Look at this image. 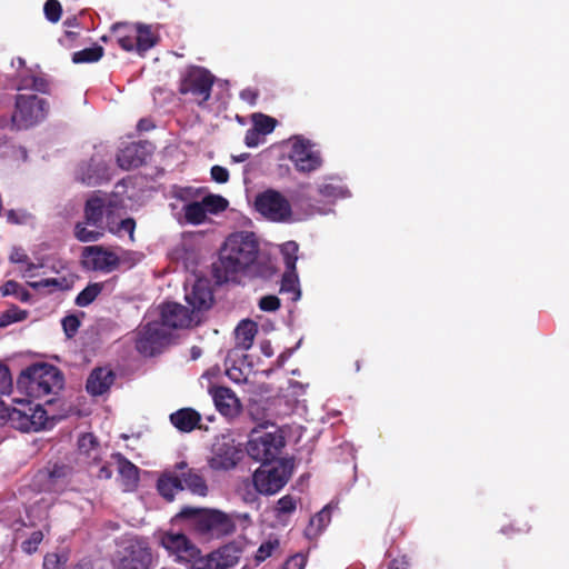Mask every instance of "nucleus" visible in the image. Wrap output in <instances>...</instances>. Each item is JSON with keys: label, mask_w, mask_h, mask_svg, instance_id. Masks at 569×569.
Returning a JSON list of instances; mask_svg holds the SVG:
<instances>
[{"label": "nucleus", "mask_w": 569, "mask_h": 569, "mask_svg": "<svg viewBox=\"0 0 569 569\" xmlns=\"http://www.w3.org/2000/svg\"><path fill=\"white\" fill-rule=\"evenodd\" d=\"M171 529L159 537V545L179 565H189L201 553L199 547L186 535L190 532L206 539H219L236 531V522L218 509L184 506L170 520Z\"/></svg>", "instance_id": "obj_1"}, {"label": "nucleus", "mask_w": 569, "mask_h": 569, "mask_svg": "<svg viewBox=\"0 0 569 569\" xmlns=\"http://www.w3.org/2000/svg\"><path fill=\"white\" fill-rule=\"evenodd\" d=\"M260 244L250 231L229 234L219 250V258L212 263V277L218 284L236 281L238 276L258 259Z\"/></svg>", "instance_id": "obj_2"}, {"label": "nucleus", "mask_w": 569, "mask_h": 569, "mask_svg": "<svg viewBox=\"0 0 569 569\" xmlns=\"http://www.w3.org/2000/svg\"><path fill=\"white\" fill-rule=\"evenodd\" d=\"M63 375L49 363H33L22 370L17 379L21 393L34 399L56 395L63 388Z\"/></svg>", "instance_id": "obj_3"}, {"label": "nucleus", "mask_w": 569, "mask_h": 569, "mask_svg": "<svg viewBox=\"0 0 569 569\" xmlns=\"http://www.w3.org/2000/svg\"><path fill=\"white\" fill-rule=\"evenodd\" d=\"M216 77L206 68L189 67L181 76L178 91L182 96H190L199 107H203L210 99Z\"/></svg>", "instance_id": "obj_4"}, {"label": "nucleus", "mask_w": 569, "mask_h": 569, "mask_svg": "<svg viewBox=\"0 0 569 569\" xmlns=\"http://www.w3.org/2000/svg\"><path fill=\"white\" fill-rule=\"evenodd\" d=\"M286 446L284 436L280 430L260 432L253 430L247 443L248 455L263 466L274 461Z\"/></svg>", "instance_id": "obj_5"}, {"label": "nucleus", "mask_w": 569, "mask_h": 569, "mask_svg": "<svg viewBox=\"0 0 569 569\" xmlns=\"http://www.w3.org/2000/svg\"><path fill=\"white\" fill-rule=\"evenodd\" d=\"M12 123L17 129H28L46 119L49 103L36 94H18Z\"/></svg>", "instance_id": "obj_6"}, {"label": "nucleus", "mask_w": 569, "mask_h": 569, "mask_svg": "<svg viewBox=\"0 0 569 569\" xmlns=\"http://www.w3.org/2000/svg\"><path fill=\"white\" fill-rule=\"evenodd\" d=\"M18 406L11 412L9 427L21 432H38L46 428L49 421L46 409L33 405L30 400H16Z\"/></svg>", "instance_id": "obj_7"}, {"label": "nucleus", "mask_w": 569, "mask_h": 569, "mask_svg": "<svg viewBox=\"0 0 569 569\" xmlns=\"http://www.w3.org/2000/svg\"><path fill=\"white\" fill-rule=\"evenodd\" d=\"M256 209L263 217L273 222H289L292 209L289 200L279 191L269 189L257 196Z\"/></svg>", "instance_id": "obj_8"}, {"label": "nucleus", "mask_w": 569, "mask_h": 569, "mask_svg": "<svg viewBox=\"0 0 569 569\" xmlns=\"http://www.w3.org/2000/svg\"><path fill=\"white\" fill-rule=\"evenodd\" d=\"M71 475V466L63 462H48L37 472L34 482L40 491L57 492L68 485Z\"/></svg>", "instance_id": "obj_9"}, {"label": "nucleus", "mask_w": 569, "mask_h": 569, "mask_svg": "<svg viewBox=\"0 0 569 569\" xmlns=\"http://www.w3.org/2000/svg\"><path fill=\"white\" fill-rule=\"evenodd\" d=\"M289 159L293 162L296 169L302 173L316 171L322 164L320 152L313 150L310 140L301 137H296L292 140Z\"/></svg>", "instance_id": "obj_10"}, {"label": "nucleus", "mask_w": 569, "mask_h": 569, "mask_svg": "<svg viewBox=\"0 0 569 569\" xmlns=\"http://www.w3.org/2000/svg\"><path fill=\"white\" fill-rule=\"evenodd\" d=\"M290 473L287 472L286 466H279L263 469H257L252 476V483L256 492L261 495H274L281 490L288 482Z\"/></svg>", "instance_id": "obj_11"}, {"label": "nucleus", "mask_w": 569, "mask_h": 569, "mask_svg": "<svg viewBox=\"0 0 569 569\" xmlns=\"http://www.w3.org/2000/svg\"><path fill=\"white\" fill-rule=\"evenodd\" d=\"M119 204L117 199L110 197H90L84 204L86 223L96 229H102L103 217L106 216L108 224Z\"/></svg>", "instance_id": "obj_12"}, {"label": "nucleus", "mask_w": 569, "mask_h": 569, "mask_svg": "<svg viewBox=\"0 0 569 569\" xmlns=\"http://www.w3.org/2000/svg\"><path fill=\"white\" fill-rule=\"evenodd\" d=\"M82 263L87 269L108 273L119 267L120 259L113 251L96 244L83 248Z\"/></svg>", "instance_id": "obj_13"}, {"label": "nucleus", "mask_w": 569, "mask_h": 569, "mask_svg": "<svg viewBox=\"0 0 569 569\" xmlns=\"http://www.w3.org/2000/svg\"><path fill=\"white\" fill-rule=\"evenodd\" d=\"M169 333L159 322L148 323L139 333L136 342V349L143 356H154L160 352L162 346L168 339Z\"/></svg>", "instance_id": "obj_14"}, {"label": "nucleus", "mask_w": 569, "mask_h": 569, "mask_svg": "<svg viewBox=\"0 0 569 569\" xmlns=\"http://www.w3.org/2000/svg\"><path fill=\"white\" fill-rule=\"evenodd\" d=\"M240 451L232 440L223 437L217 440L212 446V456L209 459V466L213 470H229L236 467L239 460Z\"/></svg>", "instance_id": "obj_15"}, {"label": "nucleus", "mask_w": 569, "mask_h": 569, "mask_svg": "<svg viewBox=\"0 0 569 569\" xmlns=\"http://www.w3.org/2000/svg\"><path fill=\"white\" fill-rule=\"evenodd\" d=\"M152 552L143 541H133L126 548V555L120 559L119 569H150Z\"/></svg>", "instance_id": "obj_16"}, {"label": "nucleus", "mask_w": 569, "mask_h": 569, "mask_svg": "<svg viewBox=\"0 0 569 569\" xmlns=\"http://www.w3.org/2000/svg\"><path fill=\"white\" fill-rule=\"evenodd\" d=\"M150 143L131 142L120 149L117 154V163L123 170H131L141 167L150 156Z\"/></svg>", "instance_id": "obj_17"}, {"label": "nucleus", "mask_w": 569, "mask_h": 569, "mask_svg": "<svg viewBox=\"0 0 569 569\" xmlns=\"http://www.w3.org/2000/svg\"><path fill=\"white\" fill-rule=\"evenodd\" d=\"M76 179L86 186H97L108 179V166L97 157L80 163L76 171Z\"/></svg>", "instance_id": "obj_18"}, {"label": "nucleus", "mask_w": 569, "mask_h": 569, "mask_svg": "<svg viewBox=\"0 0 569 569\" xmlns=\"http://www.w3.org/2000/svg\"><path fill=\"white\" fill-rule=\"evenodd\" d=\"M209 393L216 409L224 417H236L241 410V403L236 393L228 387L211 386Z\"/></svg>", "instance_id": "obj_19"}, {"label": "nucleus", "mask_w": 569, "mask_h": 569, "mask_svg": "<svg viewBox=\"0 0 569 569\" xmlns=\"http://www.w3.org/2000/svg\"><path fill=\"white\" fill-rule=\"evenodd\" d=\"M186 301L196 311L210 309L214 298L208 280L197 279L191 290L187 291Z\"/></svg>", "instance_id": "obj_20"}, {"label": "nucleus", "mask_w": 569, "mask_h": 569, "mask_svg": "<svg viewBox=\"0 0 569 569\" xmlns=\"http://www.w3.org/2000/svg\"><path fill=\"white\" fill-rule=\"evenodd\" d=\"M116 380V373L108 367L94 368L86 382V390L93 397L102 396L113 385Z\"/></svg>", "instance_id": "obj_21"}, {"label": "nucleus", "mask_w": 569, "mask_h": 569, "mask_svg": "<svg viewBox=\"0 0 569 569\" xmlns=\"http://www.w3.org/2000/svg\"><path fill=\"white\" fill-rule=\"evenodd\" d=\"M189 309L176 302L166 303L161 309V325L164 328L179 329L190 325Z\"/></svg>", "instance_id": "obj_22"}, {"label": "nucleus", "mask_w": 569, "mask_h": 569, "mask_svg": "<svg viewBox=\"0 0 569 569\" xmlns=\"http://www.w3.org/2000/svg\"><path fill=\"white\" fill-rule=\"evenodd\" d=\"M111 458L116 461L118 473L126 490L132 491L138 487L140 480V470L121 452H114Z\"/></svg>", "instance_id": "obj_23"}, {"label": "nucleus", "mask_w": 569, "mask_h": 569, "mask_svg": "<svg viewBox=\"0 0 569 569\" xmlns=\"http://www.w3.org/2000/svg\"><path fill=\"white\" fill-rule=\"evenodd\" d=\"M176 470L180 471V478L183 489H189L192 493L206 496L208 486L201 472L197 469L189 468L187 462L181 461L176 465Z\"/></svg>", "instance_id": "obj_24"}, {"label": "nucleus", "mask_w": 569, "mask_h": 569, "mask_svg": "<svg viewBox=\"0 0 569 569\" xmlns=\"http://www.w3.org/2000/svg\"><path fill=\"white\" fill-rule=\"evenodd\" d=\"M169 419L180 432L188 433L199 427L201 415L196 409L187 407L172 412Z\"/></svg>", "instance_id": "obj_25"}, {"label": "nucleus", "mask_w": 569, "mask_h": 569, "mask_svg": "<svg viewBox=\"0 0 569 569\" xmlns=\"http://www.w3.org/2000/svg\"><path fill=\"white\" fill-rule=\"evenodd\" d=\"M160 41V36L152 27L144 23H136V51L143 56Z\"/></svg>", "instance_id": "obj_26"}, {"label": "nucleus", "mask_w": 569, "mask_h": 569, "mask_svg": "<svg viewBox=\"0 0 569 569\" xmlns=\"http://www.w3.org/2000/svg\"><path fill=\"white\" fill-rule=\"evenodd\" d=\"M157 490L167 501H172L177 492L183 490L181 478L174 472H163L157 481Z\"/></svg>", "instance_id": "obj_27"}, {"label": "nucleus", "mask_w": 569, "mask_h": 569, "mask_svg": "<svg viewBox=\"0 0 569 569\" xmlns=\"http://www.w3.org/2000/svg\"><path fill=\"white\" fill-rule=\"evenodd\" d=\"M111 31L123 50H136V23L117 22L111 27Z\"/></svg>", "instance_id": "obj_28"}, {"label": "nucleus", "mask_w": 569, "mask_h": 569, "mask_svg": "<svg viewBox=\"0 0 569 569\" xmlns=\"http://www.w3.org/2000/svg\"><path fill=\"white\" fill-rule=\"evenodd\" d=\"M257 332L258 326L254 321L250 319L241 320L234 330L236 346L242 350L250 349Z\"/></svg>", "instance_id": "obj_29"}, {"label": "nucleus", "mask_w": 569, "mask_h": 569, "mask_svg": "<svg viewBox=\"0 0 569 569\" xmlns=\"http://www.w3.org/2000/svg\"><path fill=\"white\" fill-rule=\"evenodd\" d=\"M226 553V550L212 551L206 556L194 557L193 561L189 562L190 569H227L228 563L221 561V555Z\"/></svg>", "instance_id": "obj_30"}, {"label": "nucleus", "mask_w": 569, "mask_h": 569, "mask_svg": "<svg viewBox=\"0 0 569 569\" xmlns=\"http://www.w3.org/2000/svg\"><path fill=\"white\" fill-rule=\"evenodd\" d=\"M28 284L34 290L49 289V292L57 290L67 291L73 286L72 277L47 278L39 281H30Z\"/></svg>", "instance_id": "obj_31"}, {"label": "nucleus", "mask_w": 569, "mask_h": 569, "mask_svg": "<svg viewBox=\"0 0 569 569\" xmlns=\"http://www.w3.org/2000/svg\"><path fill=\"white\" fill-rule=\"evenodd\" d=\"M17 89L19 91L32 90V91H37L40 93H49L50 92V83L43 77L27 76V77L21 78Z\"/></svg>", "instance_id": "obj_32"}, {"label": "nucleus", "mask_w": 569, "mask_h": 569, "mask_svg": "<svg viewBox=\"0 0 569 569\" xmlns=\"http://www.w3.org/2000/svg\"><path fill=\"white\" fill-rule=\"evenodd\" d=\"M78 448L81 455H86L93 461L99 460V442L92 433H83L78 440Z\"/></svg>", "instance_id": "obj_33"}, {"label": "nucleus", "mask_w": 569, "mask_h": 569, "mask_svg": "<svg viewBox=\"0 0 569 569\" xmlns=\"http://www.w3.org/2000/svg\"><path fill=\"white\" fill-rule=\"evenodd\" d=\"M104 53V49L99 44H93L72 53L73 63H92L99 61Z\"/></svg>", "instance_id": "obj_34"}, {"label": "nucleus", "mask_w": 569, "mask_h": 569, "mask_svg": "<svg viewBox=\"0 0 569 569\" xmlns=\"http://www.w3.org/2000/svg\"><path fill=\"white\" fill-rule=\"evenodd\" d=\"M183 212L187 222L196 226L202 223L207 218L206 209L202 201L187 203L183 207Z\"/></svg>", "instance_id": "obj_35"}, {"label": "nucleus", "mask_w": 569, "mask_h": 569, "mask_svg": "<svg viewBox=\"0 0 569 569\" xmlns=\"http://www.w3.org/2000/svg\"><path fill=\"white\" fill-rule=\"evenodd\" d=\"M102 283L94 282L89 283L79 295L76 297V305L78 307H88L91 305L102 291Z\"/></svg>", "instance_id": "obj_36"}, {"label": "nucleus", "mask_w": 569, "mask_h": 569, "mask_svg": "<svg viewBox=\"0 0 569 569\" xmlns=\"http://www.w3.org/2000/svg\"><path fill=\"white\" fill-rule=\"evenodd\" d=\"M109 232L121 236L122 232L129 234L130 240L134 241L136 220L133 218L122 219L120 222H116L112 217L107 226Z\"/></svg>", "instance_id": "obj_37"}, {"label": "nucleus", "mask_w": 569, "mask_h": 569, "mask_svg": "<svg viewBox=\"0 0 569 569\" xmlns=\"http://www.w3.org/2000/svg\"><path fill=\"white\" fill-rule=\"evenodd\" d=\"M2 296H14L21 302H29L31 293L14 280H8L1 287Z\"/></svg>", "instance_id": "obj_38"}, {"label": "nucleus", "mask_w": 569, "mask_h": 569, "mask_svg": "<svg viewBox=\"0 0 569 569\" xmlns=\"http://www.w3.org/2000/svg\"><path fill=\"white\" fill-rule=\"evenodd\" d=\"M28 318V311L12 305L9 309L0 313V328H6L14 322L23 321Z\"/></svg>", "instance_id": "obj_39"}, {"label": "nucleus", "mask_w": 569, "mask_h": 569, "mask_svg": "<svg viewBox=\"0 0 569 569\" xmlns=\"http://www.w3.org/2000/svg\"><path fill=\"white\" fill-rule=\"evenodd\" d=\"M276 126L277 120L270 116L263 113L252 114V127L263 136L271 133L274 130Z\"/></svg>", "instance_id": "obj_40"}, {"label": "nucleus", "mask_w": 569, "mask_h": 569, "mask_svg": "<svg viewBox=\"0 0 569 569\" xmlns=\"http://www.w3.org/2000/svg\"><path fill=\"white\" fill-rule=\"evenodd\" d=\"M299 246L296 241H287L281 247V253L283 256V262L287 270L296 271V263L298 260Z\"/></svg>", "instance_id": "obj_41"}, {"label": "nucleus", "mask_w": 569, "mask_h": 569, "mask_svg": "<svg viewBox=\"0 0 569 569\" xmlns=\"http://www.w3.org/2000/svg\"><path fill=\"white\" fill-rule=\"evenodd\" d=\"M202 203L204 206L206 213L209 212L213 214L224 211L229 204L228 200L219 194L206 196L202 199Z\"/></svg>", "instance_id": "obj_42"}, {"label": "nucleus", "mask_w": 569, "mask_h": 569, "mask_svg": "<svg viewBox=\"0 0 569 569\" xmlns=\"http://www.w3.org/2000/svg\"><path fill=\"white\" fill-rule=\"evenodd\" d=\"M86 222H78L74 226V237L81 242H92L99 240L103 232L100 229L90 230Z\"/></svg>", "instance_id": "obj_43"}, {"label": "nucleus", "mask_w": 569, "mask_h": 569, "mask_svg": "<svg viewBox=\"0 0 569 569\" xmlns=\"http://www.w3.org/2000/svg\"><path fill=\"white\" fill-rule=\"evenodd\" d=\"M43 13L49 22L57 23L62 16V6L58 0H47L43 6Z\"/></svg>", "instance_id": "obj_44"}, {"label": "nucleus", "mask_w": 569, "mask_h": 569, "mask_svg": "<svg viewBox=\"0 0 569 569\" xmlns=\"http://www.w3.org/2000/svg\"><path fill=\"white\" fill-rule=\"evenodd\" d=\"M297 274L296 271L287 270L283 273L282 281H281V289L280 291H292L296 297L295 299H298L300 296V291L297 289Z\"/></svg>", "instance_id": "obj_45"}, {"label": "nucleus", "mask_w": 569, "mask_h": 569, "mask_svg": "<svg viewBox=\"0 0 569 569\" xmlns=\"http://www.w3.org/2000/svg\"><path fill=\"white\" fill-rule=\"evenodd\" d=\"M43 540V533L41 530H36L33 531L30 537L24 540L22 543H21V549L28 553V555H32L33 552H36L38 550V547L39 545L41 543V541Z\"/></svg>", "instance_id": "obj_46"}, {"label": "nucleus", "mask_w": 569, "mask_h": 569, "mask_svg": "<svg viewBox=\"0 0 569 569\" xmlns=\"http://www.w3.org/2000/svg\"><path fill=\"white\" fill-rule=\"evenodd\" d=\"M296 508H297L296 499L290 495H286L277 501L276 512H277V516L288 515V513H292L296 510Z\"/></svg>", "instance_id": "obj_47"}, {"label": "nucleus", "mask_w": 569, "mask_h": 569, "mask_svg": "<svg viewBox=\"0 0 569 569\" xmlns=\"http://www.w3.org/2000/svg\"><path fill=\"white\" fill-rule=\"evenodd\" d=\"M279 547L278 540H268L260 545L258 548L254 559L258 563L264 561L267 558H269L272 552Z\"/></svg>", "instance_id": "obj_48"}, {"label": "nucleus", "mask_w": 569, "mask_h": 569, "mask_svg": "<svg viewBox=\"0 0 569 569\" xmlns=\"http://www.w3.org/2000/svg\"><path fill=\"white\" fill-rule=\"evenodd\" d=\"M13 386L10 369L4 363L0 362V395H8L11 392Z\"/></svg>", "instance_id": "obj_49"}, {"label": "nucleus", "mask_w": 569, "mask_h": 569, "mask_svg": "<svg viewBox=\"0 0 569 569\" xmlns=\"http://www.w3.org/2000/svg\"><path fill=\"white\" fill-rule=\"evenodd\" d=\"M62 328L68 338H72L79 330L80 320L74 315L66 316L62 321Z\"/></svg>", "instance_id": "obj_50"}, {"label": "nucleus", "mask_w": 569, "mask_h": 569, "mask_svg": "<svg viewBox=\"0 0 569 569\" xmlns=\"http://www.w3.org/2000/svg\"><path fill=\"white\" fill-rule=\"evenodd\" d=\"M264 137L262 133L258 132L253 127L247 130L244 136V144L248 148H254L264 142Z\"/></svg>", "instance_id": "obj_51"}, {"label": "nucleus", "mask_w": 569, "mask_h": 569, "mask_svg": "<svg viewBox=\"0 0 569 569\" xmlns=\"http://www.w3.org/2000/svg\"><path fill=\"white\" fill-rule=\"evenodd\" d=\"M280 306V299L277 296H264L259 300V308L263 311H277Z\"/></svg>", "instance_id": "obj_52"}, {"label": "nucleus", "mask_w": 569, "mask_h": 569, "mask_svg": "<svg viewBox=\"0 0 569 569\" xmlns=\"http://www.w3.org/2000/svg\"><path fill=\"white\" fill-rule=\"evenodd\" d=\"M307 558L302 553L291 556L283 566V569H305Z\"/></svg>", "instance_id": "obj_53"}, {"label": "nucleus", "mask_w": 569, "mask_h": 569, "mask_svg": "<svg viewBox=\"0 0 569 569\" xmlns=\"http://www.w3.org/2000/svg\"><path fill=\"white\" fill-rule=\"evenodd\" d=\"M211 178L218 183H226L229 180V171L221 166H213L211 168Z\"/></svg>", "instance_id": "obj_54"}, {"label": "nucleus", "mask_w": 569, "mask_h": 569, "mask_svg": "<svg viewBox=\"0 0 569 569\" xmlns=\"http://www.w3.org/2000/svg\"><path fill=\"white\" fill-rule=\"evenodd\" d=\"M43 569H63V563L56 553H49L43 559Z\"/></svg>", "instance_id": "obj_55"}, {"label": "nucleus", "mask_w": 569, "mask_h": 569, "mask_svg": "<svg viewBox=\"0 0 569 569\" xmlns=\"http://www.w3.org/2000/svg\"><path fill=\"white\" fill-rule=\"evenodd\" d=\"M226 373L230 380L237 383L244 382L247 380V377L243 373V371L236 366L228 367Z\"/></svg>", "instance_id": "obj_56"}, {"label": "nucleus", "mask_w": 569, "mask_h": 569, "mask_svg": "<svg viewBox=\"0 0 569 569\" xmlns=\"http://www.w3.org/2000/svg\"><path fill=\"white\" fill-rule=\"evenodd\" d=\"M14 407L6 405L3 401H0V426H9L11 421V412Z\"/></svg>", "instance_id": "obj_57"}, {"label": "nucleus", "mask_w": 569, "mask_h": 569, "mask_svg": "<svg viewBox=\"0 0 569 569\" xmlns=\"http://www.w3.org/2000/svg\"><path fill=\"white\" fill-rule=\"evenodd\" d=\"M9 259L12 263H27L29 261V257L21 248H13Z\"/></svg>", "instance_id": "obj_58"}, {"label": "nucleus", "mask_w": 569, "mask_h": 569, "mask_svg": "<svg viewBox=\"0 0 569 569\" xmlns=\"http://www.w3.org/2000/svg\"><path fill=\"white\" fill-rule=\"evenodd\" d=\"M219 550H226V553L221 555V561L228 563V568L232 567L237 563L238 557L232 555L234 552V549L232 547L226 546L223 548H220Z\"/></svg>", "instance_id": "obj_59"}, {"label": "nucleus", "mask_w": 569, "mask_h": 569, "mask_svg": "<svg viewBox=\"0 0 569 569\" xmlns=\"http://www.w3.org/2000/svg\"><path fill=\"white\" fill-rule=\"evenodd\" d=\"M260 350L268 358L273 356V348L269 340H263L260 342Z\"/></svg>", "instance_id": "obj_60"}, {"label": "nucleus", "mask_w": 569, "mask_h": 569, "mask_svg": "<svg viewBox=\"0 0 569 569\" xmlns=\"http://www.w3.org/2000/svg\"><path fill=\"white\" fill-rule=\"evenodd\" d=\"M408 562L405 558L393 559L390 561L388 569H407Z\"/></svg>", "instance_id": "obj_61"}, {"label": "nucleus", "mask_w": 569, "mask_h": 569, "mask_svg": "<svg viewBox=\"0 0 569 569\" xmlns=\"http://www.w3.org/2000/svg\"><path fill=\"white\" fill-rule=\"evenodd\" d=\"M152 128H154V126L151 122V120H149V119H140L138 124H137V129L139 131H149Z\"/></svg>", "instance_id": "obj_62"}, {"label": "nucleus", "mask_w": 569, "mask_h": 569, "mask_svg": "<svg viewBox=\"0 0 569 569\" xmlns=\"http://www.w3.org/2000/svg\"><path fill=\"white\" fill-rule=\"evenodd\" d=\"M112 477V470L110 466L104 465L99 469L98 478L99 479H110Z\"/></svg>", "instance_id": "obj_63"}, {"label": "nucleus", "mask_w": 569, "mask_h": 569, "mask_svg": "<svg viewBox=\"0 0 569 569\" xmlns=\"http://www.w3.org/2000/svg\"><path fill=\"white\" fill-rule=\"evenodd\" d=\"M63 24H64L66 27H78V24H79V23H78V19H77V17H76V16H72V17H68V18L64 20Z\"/></svg>", "instance_id": "obj_64"}]
</instances>
